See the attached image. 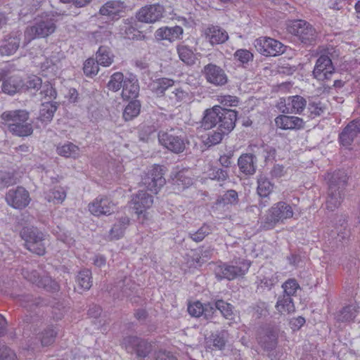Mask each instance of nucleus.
<instances>
[{"mask_svg": "<svg viewBox=\"0 0 360 360\" xmlns=\"http://www.w3.org/2000/svg\"><path fill=\"white\" fill-rule=\"evenodd\" d=\"M347 179V174L344 171L338 170L332 174L325 202L328 211L334 212L341 205L345 197Z\"/></svg>", "mask_w": 360, "mask_h": 360, "instance_id": "obj_1", "label": "nucleus"}, {"mask_svg": "<svg viewBox=\"0 0 360 360\" xmlns=\"http://www.w3.org/2000/svg\"><path fill=\"white\" fill-rule=\"evenodd\" d=\"M1 119L8 126V130L19 136H27L32 131V123L29 122V114L25 110H18L2 113Z\"/></svg>", "mask_w": 360, "mask_h": 360, "instance_id": "obj_2", "label": "nucleus"}, {"mask_svg": "<svg viewBox=\"0 0 360 360\" xmlns=\"http://www.w3.org/2000/svg\"><path fill=\"white\" fill-rule=\"evenodd\" d=\"M57 20L53 14L45 13L34 19L32 25L25 31V40L30 43L36 38H45L55 32Z\"/></svg>", "mask_w": 360, "mask_h": 360, "instance_id": "obj_3", "label": "nucleus"}, {"mask_svg": "<svg viewBox=\"0 0 360 360\" xmlns=\"http://www.w3.org/2000/svg\"><path fill=\"white\" fill-rule=\"evenodd\" d=\"M292 206L285 202L280 201L274 204L264 215L262 224L265 229H271L277 224H284L293 217Z\"/></svg>", "mask_w": 360, "mask_h": 360, "instance_id": "obj_4", "label": "nucleus"}, {"mask_svg": "<svg viewBox=\"0 0 360 360\" xmlns=\"http://www.w3.org/2000/svg\"><path fill=\"white\" fill-rule=\"evenodd\" d=\"M158 139L165 148L177 154L184 152L188 144L185 134L180 130L161 131L158 134Z\"/></svg>", "mask_w": 360, "mask_h": 360, "instance_id": "obj_5", "label": "nucleus"}, {"mask_svg": "<svg viewBox=\"0 0 360 360\" xmlns=\"http://www.w3.org/2000/svg\"><path fill=\"white\" fill-rule=\"evenodd\" d=\"M20 234L27 250L38 255H43L45 253L47 240L45 234L34 227L24 228Z\"/></svg>", "mask_w": 360, "mask_h": 360, "instance_id": "obj_6", "label": "nucleus"}, {"mask_svg": "<svg viewBox=\"0 0 360 360\" xmlns=\"http://www.w3.org/2000/svg\"><path fill=\"white\" fill-rule=\"evenodd\" d=\"M141 184L148 191L157 193L165 184L162 167L154 165L148 168L147 172L142 176Z\"/></svg>", "mask_w": 360, "mask_h": 360, "instance_id": "obj_7", "label": "nucleus"}, {"mask_svg": "<svg viewBox=\"0 0 360 360\" xmlns=\"http://www.w3.org/2000/svg\"><path fill=\"white\" fill-rule=\"evenodd\" d=\"M250 266V262L245 259L234 262L231 265L223 264L217 266L215 274L220 279L233 280L238 276L245 275Z\"/></svg>", "mask_w": 360, "mask_h": 360, "instance_id": "obj_8", "label": "nucleus"}, {"mask_svg": "<svg viewBox=\"0 0 360 360\" xmlns=\"http://www.w3.org/2000/svg\"><path fill=\"white\" fill-rule=\"evenodd\" d=\"M288 30L304 44H311L316 37V30L309 22L302 20L291 22L288 26Z\"/></svg>", "mask_w": 360, "mask_h": 360, "instance_id": "obj_9", "label": "nucleus"}, {"mask_svg": "<svg viewBox=\"0 0 360 360\" xmlns=\"http://www.w3.org/2000/svg\"><path fill=\"white\" fill-rule=\"evenodd\" d=\"M254 45L257 51L265 56H276L282 54L285 51L282 43L266 37H261L255 39Z\"/></svg>", "mask_w": 360, "mask_h": 360, "instance_id": "obj_10", "label": "nucleus"}, {"mask_svg": "<svg viewBox=\"0 0 360 360\" xmlns=\"http://www.w3.org/2000/svg\"><path fill=\"white\" fill-rule=\"evenodd\" d=\"M153 203V198L146 191H139L131 199L130 207L135 211L138 217H143L142 222L147 217V210L151 207Z\"/></svg>", "mask_w": 360, "mask_h": 360, "instance_id": "obj_11", "label": "nucleus"}, {"mask_svg": "<svg viewBox=\"0 0 360 360\" xmlns=\"http://www.w3.org/2000/svg\"><path fill=\"white\" fill-rule=\"evenodd\" d=\"M122 345L128 353H135L138 357L146 356L151 350L150 344L134 336L124 338Z\"/></svg>", "mask_w": 360, "mask_h": 360, "instance_id": "obj_12", "label": "nucleus"}, {"mask_svg": "<svg viewBox=\"0 0 360 360\" xmlns=\"http://www.w3.org/2000/svg\"><path fill=\"white\" fill-rule=\"evenodd\" d=\"M202 72L206 81L214 86H224L228 82L224 70L214 63L205 65Z\"/></svg>", "mask_w": 360, "mask_h": 360, "instance_id": "obj_13", "label": "nucleus"}, {"mask_svg": "<svg viewBox=\"0 0 360 360\" xmlns=\"http://www.w3.org/2000/svg\"><path fill=\"white\" fill-rule=\"evenodd\" d=\"M164 12V7L159 4L148 5L137 12L136 18L141 22L155 23L163 17Z\"/></svg>", "mask_w": 360, "mask_h": 360, "instance_id": "obj_14", "label": "nucleus"}, {"mask_svg": "<svg viewBox=\"0 0 360 360\" xmlns=\"http://www.w3.org/2000/svg\"><path fill=\"white\" fill-rule=\"evenodd\" d=\"M334 70L331 58L323 54L317 59L313 70V75L317 80L323 82L331 77Z\"/></svg>", "mask_w": 360, "mask_h": 360, "instance_id": "obj_15", "label": "nucleus"}, {"mask_svg": "<svg viewBox=\"0 0 360 360\" xmlns=\"http://www.w3.org/2000/svg\"><path fill=\"white\" fill-rule=\"evenodd\" d=\"M7 203L16 209H22L27 206L30 202V194L24 188L18 186L11 189L6 195Z\"/></svg>", "mask_w": 360, "mask_h": 360, "instance_id": "obj_16", "label": "nucleus"}, {"mask_svg": "<svg viewBox=\"0 0 360 360\" xmlns=\"http://www.w3.org/2000/svg\"><path fill=\"white\" fill-rule=\"evenodd\" d=\"M307 105V101L300 96H289L281 98L278 107L283 113L300 114Z\"/></svg>", "mask_w": 360, "mask_h": 360, "instance_id": "obj_17", "label": "nucleus"}, {"mask_svg": "<svg viewBox=\"0 0 360 360\" xmlns=\"http://www.w3.org/2000/svg\"><path fill=\"white\" fill-rule=\"evenodd\" d=\"M23 277L27 281L35 283L39 287H42L49 291H56L59 289V285L51 278L46 276L40 278L39 274L34 270H29L28 269H23L22 271Z\"/></svg>", "mask_w": 360, "mask_h": 360, "instance_id": "obj_18", "label": "nucleus"}, {"mask_svg": "<svg viewBox=\"0 0 360 360\" xmlns=\"http://www.w3.org/2000/svg\"><path fill=\"white\" fill-rule=\"evenodd\" d=\"M115 209V204L108 198L99 196L89 205V210L95 216L109 215Z\"/></svg>", "mask_w": 360, "mask_h": 360, "instance_id": "obj_19", "label": "nucleus"}, {"mask_svg": "<svg viewBox=\"0 0 360 360\" xmlns=\"http://www.w3.org/2000/svg\"><path fill=\"white\" fill-rule=\"evenodd\" d=\"M359 133L360 120L349 122L339 135L340 144L345 147L349 146Z\"/></svg>", "mask_w": 360, "mask_h": 360, "instance_id": "obj_20", "label": "nucleus"}, {"mask_svg": "<svg viewBox=\"0 0 360 360\" xmlns=\"http://www.w3.org/2000/svg\"><path fill=\"white\" fill-rule=\"evenodd\" d=\"M203 35L211 45L220 44L229 39L227 32L219 26L210 25L203 30Z\"/></svg>", "mask_w": 360, "mask_h": 360, "instance_id": "obj_21", "label": "nucleus"}, {"mask_svg": "<svg viewBox=\"0 0 360 360\" xmlns=\"http://www.w3.org/2000/svg\"><path fill=\"white\" fill-rule=\"evenodd\" d=\"M279 330L277 327L262 329L259 335V343L266 349L274 348L277 344Z\"/></svg>", "mask_w": 360, "mask_h": 360, "instance_id": "obj_22", "label": "nucleus"}, {"mask_svg": "<svg viewBox=\"0 0 360 360\" xmlns=\"http://www.w3.org/2000/svg\"><path fill=\"white\" fill-rule=\"evenodd\" d=\"M122 98L124 100L135 98L139 93V84L136 76L129 74L125 77V81L122 85Z\"/></svg>", "mask_w": 360, "mask_h": 360, "instance_id": "obj_23", "label": "nucleus"}, {"mask_svg": "<svg viewBox=\"0 0 360 360\" xmlns=\"http://www.w3.org/2000/svg\"><path fill=\"white\" fill-rule=\"evenodd\" d=\"M183 28L180 26L162 27L155 32V37L157 40H167L170 42L181 39L183 34Z\"/></svg>", "mask_w": 360, "mask_h": 360, "instance_id": "obj_24", "label": "nucleus"}, {"mask_svg": "<svg viewBox=\"0 0 360 360\" xmlns=\"http://www.w3.org/2000/svg\"><path fill=\"white\" fill-rule=\"evenodd\" d=\"M188 311L192 316H203L205 319H209L214 312V307L210 303L203 304L199 301H195L188 304Z\"/></svg>", "mask_w": 360, "mask_h": 360, "instance_id": "obj_25", "label": "nucleus"}, {"mask_svg": "<svg viewBox=\"0 0 360 360\" xmlns=\"http://www.w3.org/2000/svg\"><path fill=\"white\" fill-rule=\"evenodd\" d=\"M125 6L124 3L120 1H110L105 3L99 10L102 15L108 17L114 20L118 19L121 13L124 11Z\"/></svg>", "mask_w": 360, "mask_h": 360, "instance_id": "obj_26", "label": "nucleus"}, {"mask_svg": "<svg viewBox=\"0 0 360 360\" xmlns=\"http://www.w3.org/2000/svg\"><path fill=\"white\" fill-rule=\"evenodd\" d=\"M275 124L277 127L285 130L299 129L303 127L304 121L298 117L282 115L276 117Z\"/></svg>", "mask_w": 360, "mask_h": 360, "instance_id": "obj_27", "label": "nucleus"}, {"mask_svg": "<svg viewBox=\"0 0 360 360\" xmlns=\"http://www.w3.org/2000/svg\"><path fill=\"white\" fill-rule=\"evenodd\" d=\"M237 113L235 110L221 108L219 129L229 134L235 127Z\"/></svg>", "mask_w": 360, "mask_h": 360, "instance_id": "obj_28", "label": "nucleus"}, {"mask_svg": "<svg viewBox=\"0 0 360 360\" xmlns=\"http://www.w3.org/2000/svg\"><path fill=\"white\" fill-rule=\"evenodd\" d=\"M221 108H222L219 106L215 105L212 108L208 109L205 111L202 122V126L205 129H210L217 124H219Z\"/></svg>", "mask_w": 360, "mask_h": 360, "instance_id": "obj_29", "label": "nucleus"}, {"mask_svg": "<svg viewBox=\"0 0 360 360\" xmlns=\"http://www.w3.org/2000/svg\"><path fill=\"white\" fill-rule=\"evenodd\" d=\"M256 158L252 154H243L238 159V164L240 171L246 175H252L256 171Z\"/></svg>", "mask_w": 360, "mask_h": 360, "instance_id": "obj_30", "label": "nucleus"}, {"mask_svg": "<svg viewBox=\"0 0 360 360\" xmlns=\"http://www.w3.org/2000/svg\"><path fill=\"white\" fill-rule=\"evenodd\" d=\"M174 81L172 79L162 77L153 81L150 87L151 91L158 96H165V91L173 87Z\"/></svg>", "mask_w": 360, "mask_h": 360, "instance_id": "obj_31", "label": "nucleus"}, {"mask_svg": "<svg viewBox=\"0 0 360 360\" xmlns=\"http://www.w3.org/2000/svg\"><path fill=\"white\" fill-rule=\"evenodd\" d=\"M56 152L60 156L73 159L78 158L81 154L80 148L71 142L58 145L56 148Z\"/></svg>", "mask_w": 360, "mask_h": 360, "instance_id": "obj_32", "label": "nucleus"}, {"mask_svg": "<svg viewBox=\"0 0 360 360\" xmlns=\"http://www.w3.org/2000/svg\"><path fill=\"white\" fill-rule=\"evenodd\" d=\"M20 41V38L17 36L10 37L5 39L0 46V54L2 56L13 55L18 49Z\"/></svg>", "mask_w": 360, "mask_h": 360, "instance_id": "obj_33", "label": "nucleus"}, {"mask_svg": "<svg viewBox=\"0 0 360 360\" xmlns=\"http://www.w3.org/2000/svg\"><path fill=\"white\" fill-rule=\"evenodd\" d=\"M188 171L181 170L176 173H172L171 177L172 184L178 187L179 189H184L193 184V180L188 175Z\"/></svg>", "mask_w": 360, "mask_h": 360, "instance_id": "obj_34", "label": "nucleus"}, {"mask_svg": "<svg viewBox=\"0 0 360 360\" xmlns=\"http://www.w3.org/2000/svg\"><path fill=\"white\" fill-rule=\"evenodd\" d=\"M24 86L22 79L18 77H11L4 81L2 90L4 93L13 95L19 91Z\"/></svg>", "mask_w": 360, "mask_h": 360, "instance_id": "obj_35", "label": "nucleus"}, {"mask_svg": "<svg viewBox=\"0 0 360 360\" xmlns=\"http://www.w3.org/2000/svg\"><path fill=\"white\" fill-rule=\"evenodd\" d=\"M96 61L100 65L103 67L110 66L114 60V55L110 48L101 46L96 52Z\"/></svg>", "mask_w": 360, "mask_h": 360, "instance_id": "obj_36", "label": "nucleus"}, {"mask_svg": "<svg viewBox=\"0 0 360 360\" xmlns=\"http://www.w3.org/2000/svg\"><path fill=\"white\" fill-rule=\"evenodd\" d=\"M129 224V219L127 216L121 217L114 224L110 230V236L112 239H118L124 235V231Z\"/></svg>", "mask_w": 360, "mask_h": 360, "instance_id": "obj_37", "label": "nucleus"}, {"mask_svg": "<svg viewBox=\"0 0 360 360\" xmlns=\"http://www.w3.org/2000/svg\"><path fill=\"white\" fill-rule=\"evenodd\" d=\"M45 199L53 204L62 203L66 198V192L62 187H56L44 193Z\"/></svg>", "mask_w": 360, "mask_h": 360, "instance_id": "obj_38", "label": "nucleus"}, {"mask_svg": "<svg viewBox=\"0 0 360 360\" xmlns=\"http://www.w3.org/2000/svg\"><path fill=\"white\" fill-rule=\"evenodd\" d=\"M58 108L57 103L45 102L41 104L39 117L42 122H49L53 119V115Z\"/></svg>", "mask_w": 360, "mask_h": 360, "instance_id": "obj_39", "label": "nucleus"}, {"mask_svg": "<svg viewBox=\"0 0 360 360\" xmlns=\"http://www.w3.org/2000/svg\"><path fill=\"white\" fill-rule=\"evenodd\" d=\"M264 275L257 277L258 288L269 290L277 283V276L271 271H264Z\"/></svg>", "mask_w": 360, "mask_h": 360, "instance_id": "obj_40", "label": "nucleus"}, {"mask_svg": "<svg viewBox=\"0 0 360 360\" xmlns=\"http://www.w3.org/2000/svg\"><path fill=\"white\" fill-rule=\"evenodd\" d=\"M214 307V309H217L218 310H219L225 319L232 321L233 322L236 321V319L237 318V316L234 314L233 311V307L231 304L225 302L221 300H219L215 302Z\"/></svg>", "mask_w": 360, "mask_h": 360, "instance_id": "obj_41", "label": "nucleus"}, {"mask_svg": "<svg viewBox=\"0 0 360 360\" xmlns=\"http://www.w3.org/2000/svg\"><path fill=\"white\" fill-rule=\"evenodd\" d=\"M276 308L281 314H290L295 311V306L292 298L285 295L278 297Z\"/></svg>", "mask_w": 360, "mask_h": 360, "instance_id": "obj_42", "label": "nucleus"}, {"mask_svg": "<svg viewBox=\"0 0 360 360\" xmlns=\"http://www.w3.org/2000/svg\"><path fill=\"white\" fill-rule=\"evenodd\" d=\"M77 288L82 290H89L92 285L91 272L89 269L81 271L77 278Z\"/></svg>", "mask_w": 360, "mask_h": 360, "instance_id": "obj_43", "label": "nucleus"}, {"mask_svg": "<svg viewBox=\"0 0 360 360\" xmlns=\"http://www.w3.org/2000/svg\"><path fill=\"white\" fill-rule=\"evenodd\" d=\"M57 332L53 326L44 329L38 335V339L42 346H48L53 343Z\"/></svg>", "mask_w": 360, "mask_h": 360, "instance_id": "obj_44", "label": "nucleus"}, {"mask_svg": "<svg viewBox=\"0 0 360 360\" xmlns=\"http://www.w3.org/2000/svg\"><path fill=\"white\" fill-rule=\"evenodd\" d=\"M125 81V77L123 73L117 72L112 74L108 83V88L109 90L117 92L122 87Z\"/></svg>", "mask_w": 360, "mask_h": 360, "instance_id": "obj_45", "label": "nucleus"}, {"mask_svg": "<svg viewBox=\"0 0 360 360\" xmlns=\"http://www.w3.org/2000/svg\"><path fill=\"white\" fill-rule=\"evenodd\" d=\"M273 184L266 177L259 176L257 181V193L259 196H268L273 191Z\"/></svg>", "mask_w": 360, "mask_h": 360, "instance_id": "obj_46", "label": "nucleus"}, {"mask_svg": "<svg viewBox=\"0 0 360 360\" xmlns=\"http://www.w3.org/2000/svg\"><path fill=\"white\" fill-rule=\"evenodd\" d=\"M141 105L138 101L130 102L124 108L123 117L125 120H131L140 112Z\"/></svg>", "mask_w": 360, "mask_h": 360, "instance_id": "obj_47", "label": "nucleus"}, {"mask_svg": "<svg viewBox=\"0 0 360 360\" xmlns=\"http://www.w3.org/2000/svg\"><path fill=\"white\" fill-rule=\"evenodd\" d=\"M188 96V93L181 88H174L171 92L166 95V97L168 98L172 104L176 105L185 101Z\"/></svg>", "mask_w": 360, "mask_h": 360, "instance_id": "obj_48", "label": "nucleus"}, {"mask_svg": "<svg viewBox=\"0 0 360 360\" xmlns=\"http://www.w3.org/2000/svg\"><path fill=\"white\" fill-rule=\"evenodd\" d=\"M212 232V229L209 225H202L197 231L190 232L189 237L193 241L198 243L202 241L207 235Z\"/></svg>", "mask_w": 360, "mask_h": 360, "instance_id": "obj_49", "label": "nucleus"}, {"mask_svg": "<svg viewBox=\"0 0 360 360\" xmlns=\"http://www.w3.org/2000/svg\"><path fill=\"white\" fill-rule=\"evenodd\" d=\"M179 58L186 64L193 63V53L191 49L185 45H179L177 47Z\"/></svg>", "mask_w": 360, "mask_h": 360, "instance_id": "obj_50", "label": "nucleus"}, {"mask_svg": "<svg viewBox=\"0 0 360 360\" xmlns=\"http://www.w3.org/2000/svg\"><path fill=\"white\" fill-rule=\"evenodd\" d=\"M17 183L13 173L0 170V188H4Z\"/></svg>", "mask_w": 360, "mask_h": 360, "instance_id": "obj_51", "label": "nucleus"}, {"mask_svg": "<svg viewBox=\"0 0 360 360\" xmlns=\"http://www.w3.org/2000/svg\"><path fill=\"white\" fill-rule=\"evenodd\" d=\"M99 64L94 58L87 59L84 64V72L88 77L96 75L99 71Z\"/></svg>", "mask_w": 360, "mask_h": 360, "instance_id": "obj_52", "label": "nucleus"}, {"mask_svg": "<svg viewBox=\"0 0 360 360\" xmlns=\"http://www.w3.org/2000/svg\"><path fill=\"white\" fill-rule=\"evenodd\" d=\"M228 338V333L225 330L218 332L212 335L213 346L219 349L224 347Z\"/></svg>", "mask_w": 360, "mask_h": 360, "instance_id": "obj_53", "label": "nucleus"}, {"mask_svg": "<svg viewBox=\"0 0 360 360\" xmlns=\"http://www.w3.org/2000/svg\"><path fill=\"white\" fill-rule=\"evenodd\" d=\"M286 297L294 295L300 285L295 279H288L282 285Z\"/></svg>", "mask_w": 360, "mask_h": 360, "instance_id": "obj_54", "label": "nucleus"}, {"mask_svg": "<svg viewBox=\"0 0 360 360\" xmlns=\"http://www.w3.org/2000/svg\"><path fill=\"white\" fill-rule=\"evenodd\" d=\"M234 57L244 64L253 59V54L247 49H239L235 52Z\"/></svg>", "mask_w": 360, "mask_h": 360, "instance_id": "obj_55", "label": "nucleus"}, {"mask_svg": "<svg viewBox=\"0 0 360 360\" xmlns=\"http://www.w3.org/2000/svg\"><path fill=\"white\" fill-rule=\"evenodd\" d=\"M0 360H18L15 352L6 345H0Z\"/></svg>", "mask_w": 360, "mask_h": 360, "instance_id": "obj_56", "label": "nucleus"}, {"mask_svg": "<svg viewBox=\"0 0 360 360\" xmlns=\"http://www.w3.org/2000/svg\"><path fill=\"white\" fill-rule=\"evenodd\" d=\"M308 110L311 117H316L324 112L325 107L320 101H314L309 104Z\"/></svg>", "mask_w": 360, "mask_h": 360, "instance_id": "obj_57", "label": "nucleus"}, {"mask_svg": "<svg viewBox=\"0 0 360 360\" xmlns=\"http://www.w3.org/2000/svg\"><path fill=\"white\" fill-rule=\"evenodd\" d=\"M224 134H227V133H224L223 130H219L218 129L217 131H213L208 136L206 141L207 144L216 145L219 143Z\"/></svg>", "mask_w": 360, "mask_h": 360, "instance_id": "obj_58", "label": "nucleus"}, {"mask_svg": "<svg viewBox=\"0 0 360 360\" xmlns=\"http://www.w3.org/2000/svg\"><path fill=\"white\" fill-rule=\"evenodd\" d=\"M222 202L224 205H235L238 202V193L236 191L233 190L228 191L223 196H222Z\"/></svg>", "mask_w": 360, "mask_h": 360, "instance_id": "obj_59", "label": "nucleus"}, {"mask_svg": "<svg viewBox=\"0 0 360 360\" xmlns=\"http://www.w3.org/2000/svg\"><path fill=\"white\" fill-rule=\"evenodd\" d=\"M217 101L225 106H236L238 103L237 98L231 95L219 96Z\"/></svg>", "mask_w": 360, "mask_h": 360, "instance_id": "obj_60", "label": "nucleus"}, {"mask_svg": "<svg viewBox=\"0 0 360 360\" xmlns=\"http://www.w3.org/2000/svg\"><path fill=\"white\" fill-rule=\"evenodd\" d=\"M41 79L40 77L32 75L27 79L25 86L27 89H39L41 86Z\"/></svg>", "mask_w": 360, "mask_h": 360, "instance_id": "obj_61", "label": "nucleus"}, {"mask_svg": "<svg viewBox=\"0 0 360 360\" xmlns=\"http://www.w3.org/2000/svg\"><path fill=\"white\" fill-rule=\"evenodd\" d=\"M110 32L103 28H101L100 30L96 31L94 33L95 39L97 41H100L108 38L110 36Z\"/></svg>", "mask_w": 360, "mask_h": 360, "instance_id": "obj_62", "label": "nucleus"}, {"mask_svg": "<svg viewBox=\"0 0 360 360\" xmlns=\"http://www.w3.org/2000/svg\"><path fill=\"white\" fill-rule=\"evenodd\" d=\"M271 174L273 177L280 178L285 174L284 167L282 165H275L271 171Z\"/></svg>", "mask_w": 360, "mask_h": 360, "instance_id": "obj_63", "label": "nucleus"}, {"mask_svg": "<svg viewBox=\"0 0 360 360\" xmlns=\"http://www.w3.org/2000/svg\"><path fill=\"white\" fill-rule=\"evenodd\" d=\"M156 360H176V359L170 352H160Z\"/></svg>", "mask_w": 360, "mask_h": 360, "instance_id": "obj_64", "label": "nucleus"}]
</instances>
